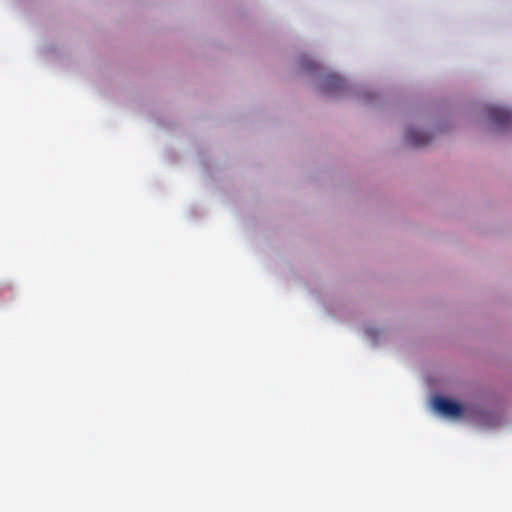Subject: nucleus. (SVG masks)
Masks as SVG:
<instances>
[{"label":"nucleus","instance_id":"nucleus-1","mask_svg":"<svg viewBox=\"0 0 512 512\" xmlns=\"http://www.w3.org/2000/svg\"><path fill=\"white\" fill-rule=\"evenodd\" d=\"M433 406L435 410L449 417H460L464 412L460 403L441 396L434 398Z\"/></svg>","mask_w":512,"mask_h":512},{"label":"nucleus","instance_id":"nucleus-2","mask_svg":"<svg viewBox=\"0 0 512 512\" xmlns=\"http://www.w3.org/2000/svg\"><path fill=\"white\" fill-rule=\"evenodd\" d=\"M487 114L491 122L499 128L507 127L512 123V112L507 109L490 106L487 108Z\"/></svg>","mask_w":512,"mask_h":512},{"label":"nucleus","instance_id":"nucleus-3","mask_svg":"<svg viewBox=\"0 0 512 512\" xmlns=\"http://www.w3.org/2000/svg\"><path fill=\"white\" fill-rule=\"evenodd\" d=\"M406 140L409 145L418 148L428 145L432 140V136L427 132L411 128L408 130Z\"/></svg>","mask_w":512,"mask_h":512},{"label":"nucleus","instance_id":"nucleus-4","mask_svg":"<svg viewBox=\"0 0 512 512\" xmlns=\"http://www.w3.org/2000/svg\"><path fill=\"white\" fill-rule=\"evenodd\" d=\"M345 81L336 74H329L325 77L322 89L330 95H336L338 92L344 90Z\"/></svg>","mask_w":512,"mask_h":512},{"label":"nucleus","instance_id":"nucleus-5","mask_svg":"<svg viewBox=\"0 0 512 512\" xmlns=\"http://www.w3.org/2000/svg\"><path fill=\"white\" fill-rule=\"evenodd\" d=\"M316 67H317V64H316L315 62H313V61H310V62L307 64V69H308V70H314V69H316Z\"/></svg>","mask_w":512,"mask_h":512}]
</instances>
